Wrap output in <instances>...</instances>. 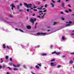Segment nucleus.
Wrapping results in <instances>:
<instances>
[{
  "label": "nucleus",
  "mask_w": 74,
  "mask_h": 74,
  "mask_svg": "<svg viewBox=\"0 0 74 74\" xmlns=\"http://www.w3.org/2000/svg\"><path fill=\"white\" fill-rule=\"evenodd\" d=\"M47 34V33H38L37 34V36H42L43 35H46Z\"/></svg>",
  "instance_id": "1"
},
{
  "label": "nucleus",
  "mask_w": 74,
  "mask_h": 74,
  "mask_svg": "<svg viewBox=\"0 0 74 74\" xmlns=\"http://www.w3.org/2000/svg\"><path fill=\"white\" fill-rule=\"evenodd\" d=\"M36 18H35L34 20L32 19V18H31V19L30 20V21L33 23V24H34V21H36Z\"/></svg>",
  "instance_id": "2"
},
{
  "label": "nucleus",
  "mask_w": 74,
  "mask_h": 74,
  "mask_svg": "<svg viewBox=\"0 0 74 74\" xmlns=\"http://www.w3.org/2000/svg\"><path fill=\"white\" fill-rule=\"evenodd\" d=\"M54 53H56V55H59L60 54V52H58V53H56V51H54L52 53V54H54Z\"/></svg>",
  "instance_id": "3"
},
{
  "label": "nucleus",
  "mask_w": 74,
  "mask_h": 74,
  "mask_svg": "<svg viewBox=\"0 0 74 74\" xmlns=\"http://www.w3.org/2000/svg\"><path fill=\"white\" fill-rule=\"evenodd\" d=\"M32 7V4H29L27 5V8H29L30 7V8H31V7Z\"/></svg>",
  "instance_id": "4"
},
{
  "label": "nucleus",
  "mask_w": 74,
  "mask_h": 74,
  "mask_svg": "<svg viewBox=\"0 0 74 74\" xmlns=\"http://www.w3.org/2000/svg\"><path fill=\"white\" fill-rule=\"evenodd\" d=\"M10 6L11 7H12V10H14V8H15V6L14 5V4H11L10 5Z\"/></svg>",
  "instance_id": "5"
},
{
  "label": "nucleus",
  "mask_w": 74,
  "mask_h": 74,
  "mask_svg": "<svg viewBox=\"0 0 74 74\" xmlns=\"http://www.w3.org/2000/svg\"><path fill=\"white\" fill-rule=\"evenodd\" d=\"M42 11H39V14L40 15H42V14H43V13H42Z\"/></svg>",
  "instance_id": "6"
},
{
  "label": "nucleus",
  "mask_w": 74,
  "mask_h": 74,
  "mask_svg": "<svg viewBox=\"0 0 74 74\" xmlns=\"http://www.w3.org/2000/svg\"><path fill=\"white\" fill-rule=\"evenodd\" d=\"M27 27L28 29H31V27L30 26L27 25Z\"/></svg>",
  "instance_id": "7"
},
{
  "label": "nucleus",
  "mask_w": 74,
  "mask_h": 74,
  "mask_svg": "<svg viewBox=\"0 0 74 74\" xmlns=\"http://www.w3.org/2000/svg\"><path fill=\"white\" fill-rule=\"evenodd\" d=\"M51 64V66H55V65H54L53 64H54V63L53 62H51L50 63Z\"/></svg>",
  "instance_id": "8"
},
{
  "label": "nucleus",
  "mask_w": 74,
  "mask_h": 74,
  "mask_svg": "<svg viewBox=\"0 0 74 74\" xmlns=\"http://www.w3.org/2000/svg\"><path fill=\"white\" fill-rule=\"evenodd\" d=\"M50 4H51V5L52 7H54L55 6V5H54V4H53V3H51Z\"/></svg>",
  "instance_id": "9"
},
{
  "label": "nucleus",
  "mask_w": 74,
  "mask_h": 74,
  "mask_svg": "<svg viewBox=\"0 0 74 74\" xmlns=\"http://www.w3.org/2000/svg\"><path fill=\"white\" fill-rule=\"evenodd\" d=\"M42 7H43V6H41L40 8H38L37 9H38V10H42Z\"/></svg>",
  "instance_id": "10"
},
{
  "label": "nucleus",
  "mask_w": 74,
  "mask_h": 74,
  "mask_svg": "<svg viewBox=\"0 0 74 74\" xmlns=\"http://www.w3.org/2000/svg\"><path fill=\"white\" fill-rule=\"evenodd\" d=\"M73 61L71 60L69 62V64H73Z\"/></svg>",
  "instance_id": "11"
},
{
  "label": "nucleus",
  "mask_w": 74,
  "mask_h": 74,
  "mask_svg": "<svg viewBox=\"0 0 74 74\" xmlns=\"http://www.w3.org/2000/svg\"><path fill=\"white\" fill-rule=\"evenodd\" d=\"M45 14H46V13H44L43 15V16L41 17L42 19V18H44V15H45Z\"/></svg>",
  "instance_id": "12"
},
{
  "label": "nucleus",
  "mask_w": 74,
  "mask_h": 74,
  "mask_svg": "<svg viewBox=\"0 0 74 74\" xmlns=\"http://www.w3.org/2000/svg\"><path fill=\"white\" fill-rule=\"evenodd\" d=\"M42 56H46V55H47V54L45 53H42Z\"/></svg>",
  "instance_id": "13"
},
{
  "label": "nucleus",
  "mask_w": 74,
  "mask_h": 74,
  "mask_svg": "<svg viewBox=\"0 0 74 74\" xmlns=\"http://www.w3.org/2000/svg\"><path fill=\"white\" fill-rule=\"evenodd\" d=\"M24 5L26 6L27 7V3H24Z\"/></svg>",
  "instance_id": "14"
},
{
  "label": "nucleus",
  "mask_w": 74,
  "mask_h": 74,
  "mask_svg": "<svg viewBox=\"0 0 74 74\" xmlns=\"http://www.w3.org/2000/svg\"><path fill=\"white\" fill-rule=\"evenodd\" d=\"M3 47L4 49H5V44H3Z\"/></svg>",
  "instance_id": "15"
},
{
  "label": "nucleus",
  "mask_w": 74,
  "mask_h": 74,
  "mask_svg": "<svg viewBox=\"0 0 74 74\" xmlns=\"http://www.w3.org/2000/svg\"><path fill=\"white\" fill-rule=\"evenodd\" d=\"M14 71H16L17 70H18V69L17 68H14Z\"/></svg>",
  "instance_id": "16"
},
{
  "label": "nucleus",
  "mask_w": 74,
  "mask_h": 74,
  "mask_svg": "<svg viewBox=\"0 0 74 74\" xmlns=\"http://www.w3.org/2000/svg\"><path fill=\"white\" fill-rule=\"evenodd\" d=\"M66 23H72V22L71 21H69V22H66Z\"/></svg>",
  "instance_id": "17"
},
{
  "label": "nucleus",
  "mask_w": 74,
  "mask_h": 74,
  "mask_svg": "<svg viewBox=\"0 0 74 74\" xmlns=\"http://www.w3.org/2000/svg\"><path fill=\"white\" fill-rule=\"evenodd\" d=\"M5 59H8V56H6Z\"/></svg>",
  "instance_id": "18"
},
{
  "label": "nucleus",
  "mask_w": 74,
  "mask_h": 74,
  "mask_svg": "<svg viewBox=\"0 0 74 74\" xmlns=\"http://www.w3.org/2000/svg\"><path fill=\"white\" fill-rule=\"evenodd\" d=\"M20 66V64H18L16 65V67H19Z\"/></svg>",
  "instance_id": "19"
},
{
  "label": "nucleus",
  "mask_w": 74,
  "mask_h": 74,
  "mask_svg": "<svg viewBox=\"0 0 74 74\" xmlns=\"http://www.w3.org/2000/svg\"><path fill=\"white\" fill-rule=\"evenodd\" d=\"M9 16L10 18H12V17H13V16H12L11 15V14L9 15Z\"/></svg>",
  "instance_id": "20"
},
{
  "label": "nucleus",
  "mask_w": 74,
  "mask_h": 74,
  "mask_svg": "<svg viewBox=\"0 0 74 74\" xmlns=\"http://www.w3.org/2000/svg\"><path fill=\"white\" fill-rule=\"evenodd\" d=\"M61 67V66L60 65H58L57 66V68H59Z\"/></svg>",
  "instance_id": "21"
},
{
  "label": "nucleus",
  "mask_w": 74,
  "mask_h": 74,
  "mask_svg": "<svg viewBox=\"0 0 74 74\" xmlns=\"http://www.w3.org/2000/svg\"><path fill=\"white\" fill-rule=\"evenodd\" d=\"M7 23H8L9 24H12V23L8 21H7Z\"/></svg>",
  "instance_id": "22"
},
{
  "label": "nucleus",
  "mask_w": 74,
  "mask_h": 74,
  "mask_svg": "<svg viewBox=\"0 0 74 74\" xmlns=\"http://www.w3.org/2000/svg\"><path fill=\"white\" fill-rule=\"evenodd\" d=\"M35 67L36 68H37V69H39V68H40V67L38 66H37V65H36V66Z\"/></svg>",
  "instance_id": "23"
},
{
  "label": "nucleus",
  "mask_w": 74,
  "mask_h": 74,
  "mask_svg": "<svg viewBox=\"0 0 74 74\" xmlns=\"http://www.w3.org/2000/svg\"><path fill=\"white\" fill-rule=\"evenodd\" d=\"M1 63H3V59L2 58H1Z\"/></svg>",
  "instance_id": "24"
},
{
  "label": "nucleus",
  "mask_w": 74,
  "mask_h": 74,
  "mask_svg": "<svg viewBox=\"0 0 74 74\" xmlns=\"http://www.w3.org/2000/svg\"><path fill=\"white\" fill-rule=\"evenodd\" d=\"M62 40H65V38L64 36H63L62 37Z\"/></svg>",
  "instance_id": "25"
},
{
  "label": "nucleus",
  "mask_w": 74,
  "mask_h": 74,
  "mask_svg": "<svg viewBox=\"0 0 74 74\" xmlns=\"http://www.w3.org/2000/svg\"><path fill=\"white\" fill-rule=\"evenodd\" d=\"M18 30H20V32H23V30H21V29H19Z\"/></svg>",
  "instance_id": "26"
},
{
  "label": "nucleus",
  "mask_w": 74,
  "mask_h": 74,
  "mask_svg": "<svg viewBox=\"0 0 74 74\" xmlns=\"http://www.w3.org/2000/svg\"><path fill=\"white\" fill-rule=\"evenodd\" d=\"M19 12H23V10H19Z\"/></svg>",
  "instance_id": "27"
},
{
  "label": "nucleus",
  "mask_w": 74,
  "mask_h": 74,
  "mask_svg": "<svg viewBox=\"0 0 74 74\" xmlns=\"http://www.w3.org/2000/svg\"><path fill=\"white\" fill-rule=\"evenodd\" d=\"M66 26H70V24H68L66 25Z\"/></svg>",
  "instance_id": "28"
},
{
  "label": "nucleus",
  "mask_w": 74,
  "mask_h": 74,
  "mask_svg": "<svg viewBox=\"0 0 74 74\" xmlns=\"http://www.w3.org/2000/svg\"><path fill=\"white\" fill-rule=\"evenodd\" d=\"M8 68L10 70H12V68L10 67H8Z\"/></svg>",
  "instance_id": "29"
},
{
  "label": "nucleus",
  "mask_w": 74,
  "mask_h": 74,
  "mask_svg": "<svg viewBox=\"0 0 74 74\" xmlns=\"http://www.w3.org/2000/svg\"><path fill=\"white\" fill-rule=\"evenodd\" d=\"M23 66L24 67V68H25V69H26V65H23Z\"/></svg>",
  "instance_id": "30"
},
{
  "label": "nucleus",
  "mask_w": 74,
  "mask_h": 74,
  "mask_svg": "<svg viewBox=\"0 0 74 74\" xmlns=\"http://www.w3.org/2000/svg\"><path fill=\"white\" fill-rule=\"evenodd\" d=\"M65 57H66V56H65V55L62 56V58H65Z\"/></svg>",
  "instance_id": "31"
},
{
  "label": "nucleus",
  "mask_w": 74,
  "mask_h": 74,
  "mask_svg": "<svg viewBox=\"0 0 74 74\" xmlns=\"http://www.w3.org/2000/svg\"><path fill=\"white\" fill-rule=\"evenodd\" d=\"M7 47L8 48V49H10V47H9L8 46H7Z\"/></svg>",
  "instance_id": "32"
},
{
  "label": "nucleus",
  "mask_w": 74,
  "mask_h": 74,
  "mask_svg": "<svg viewBox=\"0 0 74 74\" xmlns=\"http://www.w3.org/2000/svg\"><path fill=\"white\" fill-rule=\"evenodd\" d=\"M13 66H14V67H15V68L16 67V65H15V64H13Z\"/></svg>",
  "instance_id": "33"
},
{
  "label": "nucleus",
  "mask_w": 74,
  "mask_h": 74,
  "mask_svg": "<svg viewBox=\"0 0 74 74\" xmlns=\"http://www.w3.org/2000/svg\"><path fill=\"white\" fill-rule=\"evenodd\" d=\"M56 23H57L54 22L53 25H56Z\"/></svg>",
  "instance_id": "34"
},
{
  "label": "nucleus",
  "mask_w": 74,
  "mask_h": 74,
  "mask_svg": "<svg viewBox=\"0 0 74 74\" xmlns=\"http://www.w3.org/2000/svg\"><path fill=\"white\" fill-rule=\"evenodd\" d=\"M64 2H62V7H63V6H64Z\"/></svg>",
  "instance_id": "35"
},
{
  "label": "nucleus",
  "mask_w": 74,
  "mask_h": 74,
  "mask_svg": "<svg viewBox=\"0 0 74 74\" xmlns=\"http://www.w3.org/2000/svg\"><path fill=\"white\" fill-rule=\"evenodd\" d=\"M3 68H4V69L5 68V65H3Z\"/></svg>",
  "instance_id": "36"
},
{
  "label": "nucleus",
  "mask_w": 74,
  "mask_h": 74,
  "mask_svg": "<svg viewBox=\"0 0 74 74\" xmlns=\"http://www.w3.org/2000/svg\"><path fill=\"white\" fill-rule=\"evenodd\" d=\"M37 7H38V6H35V5H34V7L33 8H37Z\"/></svg>",
  "instance_id": "37"
},
{
  "label": "nucleus",
  "mask_w": 74,
  "mask_h": 74,
  "mask_svg": "<svg viewBox=\"0 0 74 74\" xmlns=\"http://www.w3.org/2000/svg\"><path fill=\"white\" fill-rule=\"evenodd\" d=\"M9 64H10V65H12V63L11 62L9 63Z\"/></svg>",
  "instance_id": "38"
},
{
  "label": "nucleus",
  "mask_w": 74,
  "mask_h": 74,
  "mask_svg": "<svg viewBox=\"0 0 74 74\" xmlns=\"http://www.w3.org/2000/svg\"><path fill=\"white\" fill-rule=\"evenodd\" d=\"M37 65H38L39 66H40V67H41V64H37Z\"/></svg>",
  "instance_id": "39"
},
{
  "label": "nucleus",
  "mask_w": 74,
  "mask_h": 74,
  "mask_svg": "<svg viewBox=\"0 0 74 74\" xmlns=\"http://www.w3.org/2000/svg\"><path fill=\"white\" fill-rule=\"evenodd\" d=\"M30 69H33V66H31L30 67Z\"/></svg>",
  "instance_id": "40"
},
{
  "label": "nucleus",
  "mask_w": 74,
  "mask_h": 74,
  "mask_svg": "<svg viewBox=\"0 0 74 74\" xmlns=\"http://www.w3.org/2000/svg\"><path fill=\"white\" fill-rule=\"evenodd\" d=\"M57 2H58V3H60V0H58L57 1Z\"/></svg>",
  "instance_id": "41"
},
{
  "label": "nucleus",
  "mask_w": 74,
  "mask_h": 74,
  "mask_svg": "<svg viewBox=\"0 0 74 74\" xmlns=\"http://www.w3.org/2000/svg\"><path fill=\"white\" fill-rule=\"evenodd\" d=\"M20 6H21V7H22V3H20Z\"/></svg>",
  "instance_id": "42"
},
{
  "label": "nucleus",
  "mask_w": 74,
  "mask_h": 74,
  "mask_svg": "<svg viewBox=\"0 0 74 74\" xmlns=\"http://www.w3.org/2000/svg\"><path fill=\"white\" fill-rule=\"evenodd\" d=\"M69 12H71V9H69Z\"/></svg>",
  "instance_id": "43"
},
{
  "label": "nucleus",
  "mask_w": 74,
  "mask_h": 74,
  "mask_svg": "<svg viewBox=\"0 0 74 74\" xmlns=\"http://www.w3.org/2000/svg\"><path fill=\"white\" fill-rule=\"evenodd\" d=\"M51 1L53 2V3H55V2L53 0H51Z\"/></svg>",
  "instance_id": "44"
},
{
  "label": "nucleus",
  "mask_w": 74,
  "mask_h": 74,
  "mask_svg": "<svg viewBox=\"0 0 74 74\" xmlns=\"http://www.w3.org/2000/svg\"><path fill=\"white\" fill-rule=\"evenodd\" d=\"M53 47V46L52 45H51V46H50V48L51 49H52V47Z\"/></svg>",
  "instance_id": "45"
},
{
  "label": "nucleus",
  "mask_w": 74,
  "mask_h": 74,
  "mask_svg": "<svg viewBox=\"0 0 74 74\" xmlns=\"http://www.w3.org/2000/svg\"><path fill=\"white\" fill-rule=\"evenodd\" d=\"M47 11V10H45L43 11V12H45Z\"/></svg>",
  "instance_id": "46"
},
{
  "label": "nucleus",
  "mask_w": 74,
  "mask_h": 74,
  "mask_svg": "<svg viewBox=\"0 0 74 74\" xmlns=\"http://www.w3.org/2000/svg\"><path fill=\"white\" fill-rule=\"evenodd\" d=\"M37 10H36V9H34L33 10V11H37Z\"/></svg>",
  "instance_id": "47"
},
{
  "label": "nucleus",
  "mask_w": 74,
  "mask_h": 74,
  "mask_svg": "<svg viewBox=\"0 0 74 74\" xmlns=\"http://www.w3.org/2000/svg\"><path fill=\"white\" fill-rule=\"evenodd\" d=\"M10 61H11V62H12V58H10Z\"/></svg>",
  "instance_id": "48"
},
{
  "label": "nucleus",
  "mask_w": 74,
  "mask_h": 74,
  "mask_svg": "<svg viewBox=\"0 0 74 74\" xmlns=\"http://www.w3.org/2000/svg\"><path fill=\"white\" fill-rule=\"evenodd\" d=\"M61 19L62 20H64V18H63V17H62L61 18Z\"/></svg>",
  "instance_id": "49"
},
{
  "label": "nucleus",
  "mask_w": 74,
  "mask_h": 74,
  "mask_svg": "<svg viewBox=\"0 0 74 74\" xmlns=\"http://www.w3.org/2000/svg\"><path fill=\"white\" fill-rule=\"evenodd\" d=\"M27 12H29V9H27Z\"/></svg>",
  "instance_id": "50"
},
{
  "label": "nucleus",
  "mask_w": 74,
  "mask_h": 74,
  "mask_svg": "<svg viewBox=\"0 0 74 74\" xmlns=\"http://www.w3.org/2000/svg\"><path fill=\"white\" fill-rule=\"evenodd\" d=\"M70 54H71V55H74V53H71Z\"/></svg>",
  "instance_id": "51"
},
{
  "label": "nucleus",
  "mask_w": 74,
  "mask_h": 74,
  "mask_svg": "<svg viewBox=\"0 0 74 74\" xmlns=\"http://www.w3.org/2000/svg\"><path fill=\"white\" fill-rule=\"evenodd\" d=\"M15 3H17V2H18V1H14Z\"/></svg>",
  "instance_id": "52"
},
{
  "label": "nucleus",
  "mask_w": 74,
  "mask_h": 74,
  "mask_svg": "<svg viewBox=\"0 0 74 74\" xmlns=\"http://www.w3.org/2000/svg\"><path fill=\"white\" fill-rule=\"evenodd\" d=\"M35 15H36V14L34 13V14H33L32 16H35Z\"/></svg>",
  "instance_id": "53"
},
{
  "label": "nucleus",
  "mask_w": 74,
  "mask_h": 74,
  "mask_svg": "<svg viewBox=\"0 0 74 74\" xmlns=\"http://www.w3.org/2000/svg\"><path fill=\"white\" fill-rule=\"evenodd\" d=\"M65 12H69V11H67V10H65Z\"/></svg>",
  "instance_id": "54"
},
{
  "label": "nucleus",
  "mask_w": 74,
  "mask_h": 74,
  "mask_svg": "<svg viewBox=\"0 0 74 74\" xmlns=\"http://www.w3.org/2000/svg\"><path fill=\"white\" fill-rule=\"evenodd\" d=\"M45 7H47V4H45Z\"/></svg>",
  "instance_id": "55"
},
{
  "label": "nucleus",
  "mask_w": 74,
  "mask_h": 74,
  "mask_svg": "<svg viewBox=\"0 0 74 74\" xmlns=\"http://www.w3.org/2000/svg\"><path fill=\"white\" fill-rule=\"evenodd\" d=\"M37 17H38V18H41V17H40V16H38Z\"/></svg>",
  "instance_id": "56"
},
{
  "label": "nucleus",
  "mask_w": 74,
  "mask_h": 74,
  "mask_svg": "<svg viewBox=\"0 0 74 74\" xmlns=\"http://www.w3.org/2000/svg\"><path fill=\"white\" fill-rule=\"evenodd\" d=\"M54 60H55L54 59H53L51 60V62H53V61H54Z\"/></svg>",
  "instance_id": "57"
},
{
  "label": "nucleus",
  "mask_w": 74,
  "mask_h": 74,
  "mask_svg": "<svg viewBox=\"0 0 74 74\" xmlns=\"http://www.w3.org/2000/svg\"><path fill=\"white\" fill-rule=\"evenodd\" d=\"M51 28V27H47V29H49V28Z\"/></svg>",
  "instance_id": "58"
},
{
  "label": "nucleus",
  "mask_w": 74,
  "mask_h": 74,
  "mask_svg": "<svg viewBox=\"0 0 74 74\" xmlns=\"http://www.w3.org/2000/svg\"><path fill=\"white\" fill-rule=\"evenodd\" d=\"M17 9H18V10H19V7H17Z\"/></svg>",
  "instance_id": "59"
},
{
  "label": "nucleus",
  "mask_w": 74,
  "mask_h": 74,
  "mask_svg": "<svg viewBox=\"0 0 74 74\" xmlns=\"http://www.w3.org/2000/svg\"><path fill=\"white\" fill-rule=\"evenodd\" d=\"M68 6H69V7H71V6L70 5H69Z\"/></svg>",
  "instance_id": "60"
},
{
  "label": "nucleus",
  "mask_w": 74,
  "mask_h": 74,
  "mask_svg": "<svg viewBox=\"0 0 74 74\" xmlns=\"http://www.w3.org/2000/svg\"><path fill=\"white\" fill-rule=\"evenodd\" d=\"M17 7H20V5H18L17 6Z\"/></svg>",
  "instance_id": "61"
},
{
  "label": "nucleus",
  "mask_w": 74,
  "mask_h": 74,
  "mask_svg": "<svg viewBox=\"0 0 74 74\" xmlns=\"http://www.w3.org/2000/svg\"><path fill=\"white\" fill-rule=\"evenodd\" d=\"M37 47H37V48H39V47H40V46L38 45L37 46Z\"/></svg>",
  "instance_id": "62"
},
{
  "label": "nucleus",
  "mask_w": 74,
  "mask_h": 74,
  "mask_svg": "<svg viewBox=\"0 0 74 74\" xmlns=\"http://www.w3.org/2000/svg\"><path fill=\"white\" fill-rule=\"evenodd\" d=\"M2 67V66H0V69H1Z\"/></svg>",
  "instance_id": "63"
},
{
  "label": "nucleus",
  "mask_w": 74,
  "mask_h": 74,
  "mask_svg": "<svg viewBox=\"0 0 74 74\" xmlns=\"http://www.w3.org/2000/svg\"><path fill=\"white\" fill-rule=\"evenodd\" d=\"M61 14H63V12H61Z\"/></svg>",
  "instance_id": "64"
}]
</instances>
